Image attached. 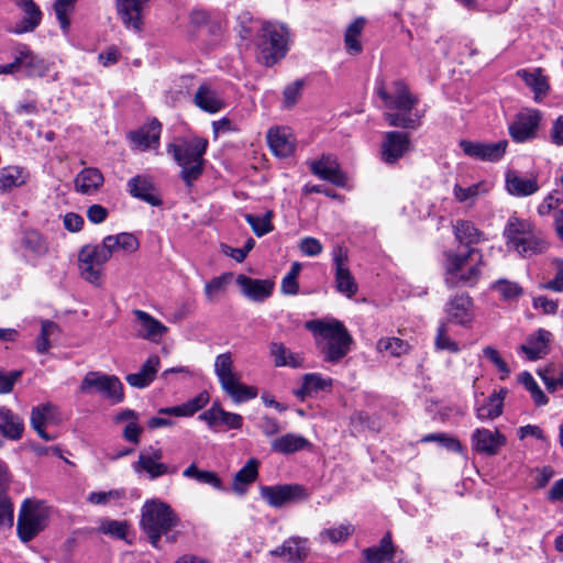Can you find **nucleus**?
Returning a JSON list of instances; mask_svg holds the SVG:
<instances>
[{
    "label": "nucleus",
    "instance_id": "nucleus-1",
    "mask_svg": "<svg viewBox=\"0 0 563 563\" xmlns=\"http://www.w3.org/2000/svg\"><path fill=\"white\" fill-rule=\"evenodd\" d=\"M250 22V26L241 27L240 35L245 40L255 34L256 60L265 67H272L284 59L291 43L287 25L276 21H253L251 18Z\"/></svg>",
    "mask_w": 563,
    "mask_h": 563
},
{
    "label": "nucleus",
    "instance_id": "nucleus-2",
    "mask_svg": "<svg viewBox=\"0 0 563 563\" xmlns=\"http://www.w3.org/2000/svg\"><path fill=\"white\" fill-rule=\"evenodd\" d=\"M375 91L387 109L395 110L384 113L390 126L416 130L421 124L423 113L416 109L418 98L402 80H394L388 86L383 80L377 81Z\"/></svg>",
    "mask_w": 563,
    "mask_h": 563
},
{
    "label": "nucleus",
    "instance_id": "nucleus-3",
    "mask_svg": "<svg viewBox=\"0 0 563 563\" xmlns=\"http://www.w3.org/2000/svg\"><path fill=\"white\" fill-rule=\"evenodd\" d=\"M306 328L316 336L325 361L338 363L351 351L353 339L341 321L311 320Z\"/></svg>",
    "mask_w": 563,
    "mask_h": 563
},
{
    "label": "nucleus",
    "instance_id": "nucleus-4",
    "mask_svg": "<svg viewBox=\"0 0 563 563\" xmlns=\"http://www.w3.org/2000/svg\"><path fill=\"white\" fill-rule=\"evenodd\" d=\"M208 147V141L202 137L178 139L168 144L167 153L173 156L181 167V179L188 187L202 175L203 155Z\"/></svg>",
    "mask_w": 563,
    "mask_h": 563
},
{
    "label": "nucleus",
    "instance_id": "nucleus-5",
    "mask_svg": "<svg viewBox=\"0 0 563 563\" xmlns=\"http://www.w3.org/2000/svg\"><path fill=\"white\" fill-rule=\"evenodd\" d=\"M177 522L178 517L166 503L151 500L142 507L141 525L155 548L158 547L161 537L167 534Z\"/></svg>",
    "mask_w": 563,
    "mask_h": 563
},
{
    "label": "nucleus",
    "instance_id": "nucleus-6",
    "mask_svg": "<svg viewBox=\"0 0 563 563\" xmlns=\"http://www.w3.org/2000/svg\"><path fill=\"white\" fill-rule=\"evenodd\" d=\"M477 255L475 249H470L467 253H448L445 262V277L446 286H474L481 275V269L474 258Z\"/></svg>",
    "mask_w": 563,
    "mask_h": 563
},
{
    "label": "nucleus",
    "instance_id": "nucleus-7",
    "mask_svg": "<svg viewBox=\"0 0 563 563\" xmlns=\"http://www.w3.org/2000/svg\"><path fill=\"white\" fill-rule=\"evenodd\" d=\"M48 522V508L41 501L25 500L22 504L16 530L23 542H29L45 529Z\"/></svg>",
    "mask_w": 563,
    "mask_h": 563
},
{
    "label": "nucleus",
    "instance_id": "nucleus-8",
    "mask_svg": "<svg viewBox=\"0 0 563 563\" xmlns=\"http://www.w3.org/2000/svg\"><path fill=\"white\" fill-rule=\"evenodd\" d=\"M260 496L269 507L282 508L306 500L309 494L300 484H278L261 486Z\"/></svg>",
    "mask_w": 563,
    "mask_h": 563
},
{
    "label": "nucleus",
    "instance_id": "nucleus-9",
    "mask_svg": "<svg viewBox=\"0 0 563 563\" xmlns=\"http://www.w3.org/2000/svg\"><path fill=\"white\" fill-rule=\"evenodd\" d=\"M543 183L538 172L522 173L512 167L505 172V190L508 195L516 198H525L536 195Z\"/></svg>",
    "mask_w": 563,
    "mask_h": 563
},
{
    "label": "nucleus",
    "instance_id": "nucleus-10",
    "mask_svg": "<svg viewBox=\"0 0 563 563\" xmlns=\"http://www.w3.org/2000/svg\"><path fill=\"white\" fill-rule=\"evenodd\" d=\"M152 0H115V10L122 25L130 32L140 34L145 29V16Z\"/></svg>",
    "mask_w": 563,
    "mask_h": 563
},
{
    "label": "nucleus",
    "instance_id": "nucleus-11",
    "mask_svg": "<svg viewBox=\"0 0 563 563\" xmlns=\"http://www.w3.org/2000/svg\"><path fill=\"white\" fill-rule=\"evenodd\" d=\"M106 258L95 245H85L78 253L80 276L88 283L99 286L102 282V269Z\"/></svg>",
    "mask_w": 563,
    "mask_h": 563
},
{
    "label": "nucleus",
    "instance_id": "nucleus-12",
    "mask_svg": "<svg viewBox=\"0 0 563 563\" xmlns=\"http://www.w3.org/2000/svg\"><path fill=\"white\" fill-rule=\"evenodd\" d=\"M347 253L341 246L333 249L332 261L334 266L335 289L347 298H352L356 295L358 286L347 266Z\"/></svg>",
    "mask_w": 563,
    "mask_h": 563
},
{
    "label": "nucleus",
    "instance_id": "nucleus-13",
    "mask_svg": "<svg viewBox=\"0 0 563 563\" xmlns=\"http://www.w3.org/2000/svg\"><path fill=\"white\" fill-rule=\"evenodd\" d=\"M198 419L206 422L213 432L239 430L243 426L241 415L225 411L219 402H213L209 409L199 415Z\"/></svg>",
    "mask_w": 563,
    "mask_h": 563
},
{
    "label": "nucleus",
    "instance_id": "nucleus-14",
    "mask_svg": "<svg viewBox=\"0 0 563 563\" xmlns=\"http://www.w3.org/2000/svg\"><path fill=\"white\" fill-rule=\"evenodd\" d=\"M62 421V412L58 407L52 402H43L32 408L31 427L36 431L38 437L45 441L56 439V434L48 433L45 428L48 426H57Z\"/></svg>",
    "mask_w": 563,
    "mask_h": 563
},
{
    "label": "nucleus",
    "instance_id": "nucleus-15",
    "mask_svg": "<svg viewBox=\"0 0 563 563\" xmlns=\"http://www.w3.org/2000/svg\"><path fill=\"white\" fill-rule=\"evenodd\" d=\"M541 113L536 109H523L518 112L509 124V134L514 141L523 143L537 135Z\"/></svg>",
    "mask_w": 563,
    "mask_h": 563
},
{
    "label": "nucleus",
    "instance_id": "nucleus-16",
    "mask_svg": "<svg viewBox=\"0 0 563 563\" xmlns=\"http://www.w3.org/2000/svg\"><path fill=\"white\" fill-rule=\"evenodd\" d=\"M410 146L411 142L408 133L385 132L380 143V159L387 165H394L410 151Z\"/></svg>",
    "mask_w": 563,
    "mask_h": 563
},
{
    "label": "nucleus",
    "instance_id": "nucleus-17",
    "mask_svg": "<svg viewBox=\"0 0 563 563\" xmlns=\"http://www.w3.org/2000/svg\"><path fill=\"white\" fill-rule=\"evenodd\" d=\"M235 283L241 294L254 302H264L272 296L275 287V283L271 279L252 278L244 274L238 275Z\"/></svg>",
    "mask_w": 563,
    "mask_h": 563
},
{
    "label": "nucleus",
    "instance_id": "nucleus-18",
    "mask_svg": "<svg viewBox=\"0 0 563 563\" xmlns=\"http://www.w3.org/2000/svg\"><path fill=\"white\" fill-rule=\"evenodd\" d=\"M310 170L320 179L327 180L338 187H344L346 175L341 170L338 159L332 155H323L310 163Z\"/></svg>",
    "mask_w": 563,
    "mask_h": 563
},
{
    "label": "nucleus",
    "instance_id": "nucleus-19",
    "mask_svg": "<svg viewBox=\"0 0 563 563\" xmlns=\"http://www.w3.org/2000/svg\"><path fill=\"white\" fill-rule=\"evenodd\" d=\"M309 552V540L297 536L286 539L282 545L272 550L269 553L289 563H300L308 558Z\"/></svg>",
    "mask_w": 563,
    "mask_h": 563
},
{
    "label": "nucleus",
    "instance_id": "nucleus-20",
    "mask_svg": "<svg viewBox=\"0 0 563 563\" xmlns=\"http://www.w3.org/2000/svg\"><path fill=\"white\" fill-rule=\"evenodd\" d=\"M192 102L201 111L210 114L218 113L227 107L222 95L207 81L202 82L197 88Z\"/></svg>",
    "mask_w": 563,
    "mask_h": 563
},
{
    "label": "nucleus",
    "instance_id": "nucleus-21",
    "mask_svg": "<svg viewBox=\"0 0 563 563\" xmlns=\"http://www.w3.org/2000/svg\"><path fill=\"white\" fill-rule=\"evenodd\" d=\"M549 246L544 234L534 225L530 233L522 236L510 251L516 252L522 258H531L544 254Z\"/></svg>",
    "mask_w": 563,
    "mask_h": 563
},
{
    "label": "nucleus",
    "instance_id": "nucleus-22",
    "mask_svg": "<svg viewBox=\"0 0 563 563\" xmlns=\"http://www.w3.org/2000/svg\"><path fill=\"white\" fill-rule=\"evenodd\" d=\"M448 322L467 327L473 320L472 299L466 294L455 295L445 305Z\"/></svg>",
    "mask_w": 563,
    "mask_h": 563
},
{
    "label": "nucleus",
    "instance_id": "nucleus-23",
    "mask_svg": "<svg viewBox=\"0 0 563 563\" xmlns=\"http://www.w3.org/2000/svg\"><path fill=\"white\" fill-rule=\"evenodd\" d=\"M163 451L158 448L150 446L141 452L139 461L135 463V470L145 471L151 479H155L168 473H176V467L169 468L166 464L161 463Z\"/></svg>",
    "mask_w": 563,
    "mask_h": 563
},
{
    "label": "nucleus",
    "instance_id": "nucleus-24",
    "mask_svg": "<svg viewBox=\"0 0 563 563\" xmlns=\"http://www.w3.org/2000/svg\"><path fill=\"white\" fill-rule=\"evenodd\" d=\"M267 142L272 152L278 157H288L296 148V139L288 128L269 129Z\"/></svg>",
    "mask_w": 563,
    "mask_h": 563
},
{
    "label": "nucleus",
    "instance_id": "nucleus-25",
    "mask_svg": "<svg viewBox=\"0 0 563 563\" xmlns=\"http://www.w3.org/2000/svg\"><path fill=\"white\" fill-rule=\"evenodd\" d=\"M134 316L140 324L137 334L142 339L157 343L168 331L164 323L143 310H134Z\"/></svg>",
    "mask_w": 563,
    "mask_h": 563
},
{
    "label": "nucleus",
    "instance_id": "nucleus-26",
    "mask_svg": "<svg viewBox=\"0 0 563 563\" xmlns=\"http://www.w3.org/2000/svg\"><path fill=\"white\" fill-rule=\"evenodd\" d=\"M128 192L142 201L157 207L162 205V199L155 194V187L152 180L145 175L132 177L128 184Z\"/></svg>",
    "mask_w": 563,
    "mask_h": 563
},
{
    "label": "nucleus",
    "instance_id": "nucleus-27",
    "mask_svg": "<svg viewBox=\"0 0 563 563\" xmlns=\"http://www.w3.org/2000/svg\"><path fill=\"white\" fill-rule=\"evenodd\" d=\"M534 225L533 221L519 218L517 212H512V214L507 219L501 233L508 250H511L522 236L530 233V230Z\"/></svg>",
    "mask_w": 563,
    "mask_h": 563
},
{
    "label": "nucleus",
    "instance_id": "nucleus-28",
    "mask_svg": "<svg viewBox=\"0 0 563 563\" xmlns=\"http://www.w3.org/2000/svg\"><path fill=\"white\" fill-rule=\"evenodd\" d=\"M15 55L20 70L23 69L29 77H42L47 71V65L43 58L35 55L26 45H19Z\"/></svg>",
    "mask_w": 563,
    "mask_h": 563
},
{
    "label": "nucleus",
    "instance_id": "nucleus-29",
    "mask_svg": "<svg viewBox=\"0 0 563 563\" xmlns=\"http://www.w3.org/2000/svg\"><path fill=\"white\" fill-rule=\"evenodd\" d=\"M311 448L312 444L303 435L297 433H286L271 442V450L283 455L310 450Z\"/></svg>",
    "mask_w": 563,
    "mask_h": 563
},
{
    "label": "nucleus",
    "instance_id": "nucleus-30",
    "mask_svg": "<svg viewBox=\"0 0 563 563\" xmlns=\"http://www.w3.org/2000/svg\"><path fill=\"white\" fill-rule=\"evenodd\" d=\"M161 132L162 124L154 119L139 130L131 132L129 136L137 148L145 151L153 145H158Z\"/></svg>",
    "mask_w": 563,
    "mask_h": 563
},
{
    "label": "nucleus",
    "instance_id": "nucleus-31",
    "mask_svg": "<svg viewBox=\"0 0 563 563\" xmlns=\"http://www.w3.org/2000/svg\"><path fill=\"white\" fill-rule=\"evenodd\" d=\"M258 460L252 457L236 472L232 484V490L236 495L243 496L247 493L250 485L254 483L258 476Z\"/></svg>",
    "mask_w": 563,
    "mask_h": 563
},
{
    "label": "nucleus",
    "instance_id": "nucleus-32",
    "mask_svg": "<svg viewBox=\"0 0 563 563\" xmlns=\"http://www.w3.org/2000/svg\"><path fill=\"white\" fill-rule=\"evenodd\" d=\"M24 431L23 419L11 409L0 408V433L10 440H20Z\"/></svg>",
    "mask_w": 563,
    "mask_h": 563
},
{
    "label": "nucleus",
    "instance_id": "nucleus-33",
    "mask_svg": "<svg viewBox=\"0 0 563 563\" xmlns=\"http://www.w3.org/2000/svg\"><path fill=\"white\" fill-rule=\"evenodd\" d=\"M16 5L23 11L24 16L20 21L15 33H26L35 30L42 21V11L33 0H16Z\"/></svg>",
    "mask_w": 563,
    "mask_h": 563
},
{
    "label": "nucleus",
    "instance_id": "nucleus-34",
    "mask_svg": "<svg viewBox=\"0 0 563 563\" xmlns=\"http://www.w3.org/2000/svg\"><path fill=\"white\" fill-rule=\"evenodd\" d=\"M21 246L25 256H29L33 260L40 258L46 255L48 252V244L46 240L40 232L35 230L25 231L23 233Z\"/></svg>",
    "mask_w": 563,
    "mask_h": 563
},
{
    "label": "nucleus",
    "instance_id": "nucleus-35",
    "mask_svg": "<svg viewBox=\"0 0 563 563\" xmlns=\"http://www.w3.org/2000/svg\"><path fill=\"white\" fill-rule=\"evenodd\" d=\"M551 336V332L544 329H539L528 339L527 343L521 346V350L529 360L533 361L541 358L548 352V344Z\"/></svg>",
    "mask_w": 563,
    "mask_h": 563
},
{
    "label": "nucleus",
    "instance_id": "nucleus-36",
    "mask_svg": "<svg viewBox=\"0 0 563 563\" xmlns=\"http://www.w3.org/2000/svg\"><path fill=\"white\" fill-rule=\"evenodd\" d=\"M158 366V356L151 355L137 373L129 374L126 376L128 384H130L132 387H146L153 383L154 378L156 377Z\"/></svg>",
    "mask_w": 563,
    "mask_h": 563
},
{
    "label": "nucleus",
    "instance_id": "nucleus-37",
    "mask_svg": "<svg viewBox=\"0 0 563 563\" xmlns=\"http://www.w3.org/2000/svg\"><path fill=\"white\" fill-rule=\"evenodd\" d=\"M210 400L209 393L205 389L199 395L188 400L187 402L163 408L159 410L161 413L173 415L177 417H190L201 410Z\"/></svg>",
    "mask_w": 563,
    "mask_h": 563
},
{
    "label": "nucleus",
    "instance_id": "nucleus-38",
    "mask_svg": "<svg viewBox=\"0 0 563 563\" xmlns=\"http://www.w3.org/2000/svg\"><path fill=\"white\" fill-rule=\"evenodd\" d=\"M103 176L99 169L89 167L82 169L75 178L77 191L90 195L96 192L103 184Z\"/></svg>",
    "mask_w": 563,
    "mask_h": 563
},
{
    "label": "nucleus",
    "instance_id": "nucleus-39",
    "mask_svg": "<svg viewBox=\"0 0 563 563\" xmlns=\"http://www.w3.org/2000/svg\"><path fill=\"white\" fill-rule=\"evenodd\" d=\"M214 371L219 377L221 387H246L245 385H240L236 380L230 353H223L217 356Z\"/></svg>",
    "mask_w": 563,
    "mask_h": 563
},
{
    "label": "nucleus",
    "instance_id": "nucleus-40",
    "mask_svg": "<svg viewBox=\"0 0 563 563\" xmlns=\"http://www.w3.org/2000/svg\"><path fill=\"white\" fill-rule=\"evenodd\" d=\"M517 76L521 78L525 84L533 91L536 100H539L547 95L549 90V84L540 68H536L531 71L527 69H519L517 71Z\"/></svg>",
    "mask_w": 563,
    "mask_h": 563
},
{
    "label": "nucleus",
    "instance_id": "nucleus-41",
    "mask_svg": "<svg viewBox=\"0 0 563 563\" xmlns=\"http://www.w3.org/2000/svg\"><path fill=\"white\" fill-rule=\"evenodd\" d=\"M27 173L18 166H8L0 169V194L11 191L13 188L24 185Z\"/></svg>",
    "mask_w": 563,
    "mask_h": 563
},
{
    "label": "nucleus",
    "instance_id": "nucleus-42",
    "mask_svg": "<svg viewBox=\"0 0 563 563\" xmlns=\"http://www.w3.org/2000/svg\"><path fill=\"white\" fill-rule=\"evenodd\" d=\"M271 355L276 366L300 367L302 357L298 353L291 352L283 343L273 342L269 345Z\"/></svg>",
    "mask_w": 563,
    "mask_h": 563
},
{
    "label": "nucleus",
    "instance_id": "nucleus-43",
    "mask_svg": "<svg viewBox=\"0 0 563 563\" xmlns=\"http://www.w3.org/2000/svg\"><path fill=\"white\" fill-rule=\"evenodd\" d=\"M366 20L364 18L355 19L346 29L344 43L347 52L352 55L360 54L363 49L360 37L364 30Z\"/></svg>",
    "mask_w": 563,
    "mask_h": 563
},
{
    "label": "nucleus",
    "instance_id": "nucleus-44",
    "mask_svg": "<svg viewBox=\"0 0 563 563\" xmlns=\"http://www.w3.org/2000/svg\"><path fill=\"white\" fill-rule=\"evenodd\" d=\"M460 147L463 153L471 158L487 162L493 159V144L490 143L462 140Z\"/></svg>",
    "mask_w": 563,
    "mask_h": 563
},
{
    "label": "nucleus",
    "instance_id": "nucleus-45",
    "mask_svg": "<svg viewBox=\"0 0 563 563\" xmlns=\"http://www.w3.org/2000/svg\"><path fill=\"white\" fill-rule=\"evenodd\" d=\"M233 273H223L213 277L205 285V296L208 302H216L222 296L233 279Z\"/></svg>",
    "mask_w": 563,
    "mask_h": 563
},
{
    "label": "nucleus",
    "instance_id": "nucleus-46",
    "mask_svg": "<svg viewBox=\"0 0 563 563\" xmlns=\"http://www.w3.org/2000/svg\"><path fill=\"white\" fill-rule=\"evenodd\" d=\"M183 476L187 478H192L200 484L212 486L213 488L219 490L223 489L222 481L217 473L212 471L199 470L195 463L190 464L187 468L184 470Z\"/></svg>",
    "mask_w": 563,
    "mask_h": 563
},
{
    "label": "nucleus",
    "instance_id": "nucleus-47",
    "mask_svg": "<svg viewBox=\"0 0 563 563\" xmlns=\"http://www.w3.org/2000/svg\"><path fill=\"white\" fill-rule=\"evenodd\" d=\"M354 526L350 522H344L338 527L323 529L319 533V541L324 543L327 541L338 544L345 542L354 532Z\"/></svg>",
    "mask_w": 563,
    "mask_h": 563
},
{
    "label": "nucleus",
    "instance_id": "nucleus-48",
    "mask_svg": "<svg viewBox=\"0 0 563 563\" xmlns=\"http://www.w3.org/2000/svg\"><path fill=\"white\" fill-rule=\"evenodd\" d=\"M377 350L385 355L399 357L409 352L410 345L399 338H382L377 342Z\"/></svg>",
    "mask_w": 563,
    "mask_h": 563
},
{
    "label": "nucleus",
    "instance_id": "nucleus-49",
    "mask_svg": "<svg viewBox=\"0 0 563 563\" xmlns=\"http://www.w3.org/2000/svg\"><path fill=\"white\" fill-rule=\"evenodd\" d=\"M472 449L475 453L493 455V432L488 429H476L472 434Z\"/></svg>",
    "mask_w": 563,
    "mask_h": 563
},
{
    "label": "nucleus",
    "instance_id": "nucleus-50",
    "mask_svg": "<svg viewBox=\"0 0 563 563\" xmlns=\"http://www.w3.org/2000/svg\"><path fill=\"white\" fill-rule=\"evenodd\" d=\"M58 333L59 327L57 323L51 320H42L41 332L35 341L36 351L41 354L46 353L51 347V338L56 336Z\"/></svg>",
    "mask_w": 563,
    "mask_h": 563
},
{
    "label": "nucleus",
    "instance_id": "nucleus-51",
    "mask_svg": "<svg viewBox=\"0 0 563 563\" xmlns=\"http://www.w3.org/2000/svg\"><path fill=\"white\" fill-rule=\"evenodd\" d=\"M80 387H122V383L115 375L101 372H89L82 379Z\"/></svg>",
    "mask_w": 563,
    "mask_h": 563
},
{
    "label": "nucleus",
    "instance_id": "nucleus-52",
    "mask_svg": "<svg viewBox=\"0 0 563 563\" xmlns=\"http://www.w3.org/2000/svg\"><path fill=\"white\" fill-rule=\"evenodd\" d=\"M454 233L461 244L470 245L481 240V232L468 221H457L454 225Z\"/></svg>",
    "mask_w": 563,
    "mask_h": 563
},
{
    "label": "nucleus",
    "instance_id": "nucleus-53",
    "mask_svg": "<svg viewBox=\"0 0 563 563\" xmlns=\"http://www.w3.org/2000/svg\"><path fill=\"white\" fill-rule=\"evenodd\" d=\"M495 290L504 301L509 303L517 301L523 295L522 287L518 283L508 279L495 282Z\"/></svg>",
    "mask_w": 563,
    "mask_h": 563
},
{
    "label": "nucleus",
    "instance_id": "nucleus-54",
    "mask_svg": "<svg viewBox=\"0 0 563 563\" xmlns=\"http://www.w3.org/2000/svg\"><path fill=\"white\" fill-rule=\"evenodd\" d=\"M488 191L489 187L486 183L474 184L467 188L455 185L453 189L454 197L460 202H473L481 194H486Z\"/></svg>",
    "mask_w": 563,
    "mask_h": 563
},
{
    "label": "nucleus",
    "instance_id": "nucleus-55",
    "mask_svg": "<svg viewBox=\"0 0 563 563\" xmlns=\"http://www.w3.org/2000/svg\"><path fill=\"white\" fill-rule=\"evenodd\" d=\"M244 218L257 236H263L274 229L272 224V211H267L263 216L246 213Z\"/></svg>",
    "mask_w": 563,
    "mask_h": 563
},
{
    "label": "nucleus",
    "instance_id": "nucleus-56",
    "mask_svg": "<svg viewBox=\"0 0 563 563\" xmlns=\"http://www.w3.org/2000/svg\"><path fill=\"white\" fill-rule=\"evenodd\" d=\"M78 0H55L53 8L56 19L64 32L70 26L69 14L73 13L75 4Z\"/></svg>",
    "mask_w": 563,
    "mask_h": 563
},
{
    "label": "nucleus",
    "instance_id": "nucleus-57",
    "mask_svg": "<svg viewBox=\"0 0 563 563\" xmlns=\"http://www.w3.org/2000/svg\"><path fill=\"white\" fill-rule=\"evenodd\" d=\"M421 442H438L448 451L463 453L461 442L446 433H429L421 439Z\"/></svg>",
    "mask_w": 563,
    "mask_h": 563
},
{
    "label": "nucleus",
    "instance_id": "nucleus-58",
    "mask_svg": "<svg viewBox=\"0 0 563 563\" xmlns=\"http://www.w3.org/2000/svg\"><path fill=\"white\" fill-rule=\"evenodd\" d=\"M435 346L438 350H445L451 353H456L459 351V344L455 341H453L449 335L448 322L440 323L435 338Z\"/></svg>",
    "mask_w": 563,
    "mask_h": 563
},
{
    "label": "nucleus",
    "instance_id": "nucleus-59",
    "mask_svg": "<svg viewBox=\"0 0 563 563\" xmlns=\"http://www.w3.org/2000/svg\"><path fill=\"white\" fill-rule=\"evenodd\" d=\"M540 377L547 387L563 386V367L551 364L539 372Z\"/></svg>",
    "mask_w": 563,
    "mask_h": 563
},
{
    "label": "nucleus",
    "instance_id": "nucleus-60",
    "mask_svg": "<svg viewBox=\"0 0 563 563\" xmlns=\"http://www.w3.org/2000/svg\"><path fill=\"white\" fill-rule=\"evenodd\" d=\"M14 508L8 494H0V530L13 526Z\"/></svg>",
    "mask_w": 563,
    "mask_h": 563
},
{
    "label": "nucleus",
    "instance_id": "nucleus-61",
    "mask_svg": "<svg viewBox=\"0 0 563 563\" xmlns=\"http://www.w3.org/2000/svg\"><path fill=\"white\" fill-rule=\"evenodd\" d=\"M562 202H563V192H560L559 190H552L543 198L542 202L538 206L537 213L540 217L549 216Z\"/></svg>",
    "mask_w": 563,
    "mask_h": 563
},
{
    "label": "nucleus",
    "instance_id": "nucleus-62",
    "mask_svg": "<svg viewBox=\"0 0 563 563\" xmlns=\"http://www.w3.org/2000/svg\"><path fill=\"white\" fill-rule=\"evenodd\" d=\"M493 395L485 396L484 393L475 394V409L481 420L493 417Z\"/></svg>",
    "mask_w": 563,
    "mask_h": 563
},
{
    "label": "nucleus",
    "instance_id": "nucleus-63",
    "mask_svg": "<svg viewBox=\"0 0 563 563\" xmlns=\"http://www.w3.org/2000/svg\"><path fill=\"white\" fill-rule=\"evenodd\" d=\"M553 265L555 268V276L554 278L545 282L542 287L544 289L554 291V292H562L563 291V260L562 258H555L553 261Z\"/></svg>",
    "mask_w": 563,
    "mask_h": 563
},
{
    "label": "nucleus",
    "instance_id": "nucleus-64",
    "mask_svg": "<svg viewBox=\"0 0 563 563\" xmlns=\"http://www.w3.org/2000/svg\"><path fill=\"white\" fill-rule=\"evenodd\" d=\"M100 530L104 534H110L118 539H125L128 525L124 521L104 520L100 526Z\"/></svg>",
    "mask_w": 563,
    "mask_h": 563
}]
</instances>
